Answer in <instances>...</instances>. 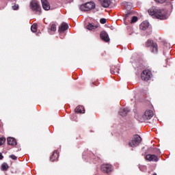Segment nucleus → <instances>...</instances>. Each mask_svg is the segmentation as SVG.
<instances>
[{
    "mask_svg": "<svg viewBox=\"0 0 175 175\" xmlns=\"http://www.w3.org/2000/svg\"><path fill=\"white\" fill-rule=\"evenodd\" d=\"M148 12L149 14H151L152 16H155V18H157V19H165L166 18L162 10H159L154 6L151 7Z\"/></svg>",
    "mask_w": 175,
    "mask_h": 175,
    "instance_id": "obj_1",
    "label": "nucleus"
},
{
    "mask_svg": "<svg viewBox=\"0 0 175 175\" xmlns=\"http://www.w3.org/2000/svg\"><path fill=\"white\" fill-rule=\"evenodd\" d=\"M142 138L138 134H135L133 135L131 142H129V146L130 147H136L139 146L140 143H142Z\"/></svg>",
    "mask_w": 175,
    "mask_h": 175,
    "instance_id": "obj_2",
    "label": "nucleus"
},
{
    "mask_svg": "<svg viewBox=\"0 0 175 175\" xmlns=\"http://www.w3.org/2000/svg\"><path fill=\"white\" fill-rule=\"evenodd\" d=\"M146 46L149 47L151 50V52L154 54H157L159 51L158 44L153 40H148L146 43Z\"/></svg>",
    "mask_w": 175,
    "mask_h": 175,
    "instance_id": "obj_3",
    "label": "nucleus"
},
{
    "mask_svg": "<svg viewBox=\"0 0 175 175\" xmlns=\"http://www.w3.org/2000/svg\"><path fill=\"white\" fill-rule=\"evenodd\" d=\"M95 3L90 1V3H85V4H82L80 7V10L83 12H88L89 10H92V9H95Z\"/></svg>",
    "mask_w": 175,
    "mask_h": 175,
    "instance_id": "obj_4",
    "label": "nucleus"
},
{
    "mask_svg": "<svg viewBox=\"0 0 175 175\" xmlns=\"http://www.w3.org/2000/svg\"><path fill=\"white\" fill-rule=\"evenodd\" d=\"M31 9L33 10V12H35L37 14H40L41 13V7L38 1L36 0H33L30 3Z\"/></svg>",
    "mask_w": 175,
    "mask_h": 175,
    "instance_id": "obj_5",
    "label": "nucleus"
},
{
    "mask_svg": "<svg viewBox=\"0 0 175 175\" xmlns=\"http://www.w3.org/2000/svg\"><path fill=\"white\" fill-rule=\"evenodd\" d=\"M154 116V111L152 109H146L144 114H143L141 119V122H146V120H150L152 119V117Z\"/></svg>",
    "mask_w": 175,
    "mask_h": 175,
    "instance_id": "obj_6",
    "label": "nucleus"
},
{
    "mask_svg": "<svg viewBox=\"0 0 175 175\" xmlns=\"http://www.w3.org/2000/svg\"><path fill=\"white\" fill-rule=\"evenodd\" d=\"M152 72L148 69H145V70H143V72H142L141 78L144 81H148L152 78Z\"/></svg>",
    "mask_w": 175,
    "mask_h": 175,
    "instance_id": "obj_7",
    "label": "nucleus"
},
{
    "mask_svg": "<svg viewBox=\"0 0 175 175\" xmlns=\"http://www.w3.org/2000/svg\"><path fill=\"white\" fill-rule=\"evenodd\" d=\"M100 170L104 173H109L113 170V166L111 164H102Z\"/></svg>",
    "mask_w": 175,
    "mask_h": 175,
    "instance_id": "obj_8",
    "label": "nucleus"
},
{
    "mask_svg": "<svg viewBox=\"0 0 175 175\" xmlns=\"http://www.w3.org/2000/svg\"><path fill=\"white\" fill-rule=\"evenodd\" d=\"M146 159L148 161H154L155 163H157V161H159L158 157L157 155H152L151 153H148V154L146 156Z\"/></svg>",
    "mask_w": 175,
    "mask_h": 175,
    "instance_id": "obj_9",
    "label": "nucleus"
},
{
    "mask_svg": "<svg viewBox=\"0 0 175 175\" xmlns=\"http://www.w3.org/2000/svg\"><path fill=\"white\" fill-rule=\"evenodd\" d=\"M100 38L105 42H109V36L106 31H101L100 33Z\"/></svg>",
    "mask_w": 175,
    "mask_h": 175,
    "instance_id": "obj_10",
    "label": "nucleus"
},
{
    "mask_svg": "<svg viewBox=\"0 0 175 175\" xmlns=\"http://www.w3.org/2000/svg\"><path fill=\"white\" fill-rule=\"evenodd\" d=\"M68 25L66 23V22H62V25L59 27V33H64L68 29Z\"/></svg>",
    "mask_w": 175,
    "mask_h": 175,
    "instance_id": "obj_11",
    "label": "nucleus"
},
{
    "mask_svg": "<svg viewBox=\"0 0 175 175\" xmlns=\"http://www.w3.org/2000/svg\"><path fill=\"white\" fill-rule=\"evenodd\" d=\"M43 9L44 10H50L51 5L48 1V0H41Z\"/></svg>",
    "mask_w": 175,
    "mask_h": 175,
    "instance_id": "obj_12",
    "label": "nucleus"
},
{
    "mask_svg": "<svg viewBox=\"0 0 175 175\" xmlns=\"http://www.w3.org/2000/svg\"><path fill=\"white\" fill-rule=\"evenodd\" d=\"M59 157V152L57 150H55L53 154L51 156L50 159L51 161H52V162H54V161H57Z\"/></svg>",
    "mask_w": 175,
    "mask_h": 175,
    "instance_id": "obj_13",
    "label": "nucleus"
},
{
    "mask_svg": "<svg viewBox=\"0 0 175 175\" xmlns=\"http://www.w3.org/2000/svg\"><path fill=\"white\" fill-rule=\"evenodd\" d=\"M8 143L11 146H16L17 144L16 138H14V137H8Z\"/></svg>",
    "mask_w": 175,
    "mask_h": 175,
    "instance_id": "obj_14",
    "label": "nucleus"
},
{
    "mask_svg": "<svg viewBox=\"0 0 175 175\" xmlns=\"http://www.w3.org/2000/svg\"><path fill=\"white\" fill-rule=\"evenodd\" d=\"M103 7H109L111 4V0H98Z\"/></svg>",
    "mask_w": 175,
    "mask_h": 175,
    "instance_id": "obj_15",
    "label": "nucleus"
},
{
    "mask_svg": "<svg viewBox=\"0 0 175 175\" xmlns=\"http://www.w3.org/2000/svg\"><path fill=\"white\" fill-rule=\"evenodd\" d=\"M149 27V22L147 21H144V22H142V24L139 25V28L141 29H147Z\"/></svg>",
    "mask_w": 175,
    "mask_h": 175,
    "instance_id": "obj_16",
    "label": "nucleus"
},
{
    "mask_svg": "<svg viewBox=\"0 0 175 175\" xmlns=\"http://www.w3.org/2000/svg\"><path fill=\"white\" fill-rule=\"evenodd\" d=\"M85 109L83 105H78L75 108V113H85Z\"/></svg>",
    "mask_w": 175,
    "mask_h": 175,
    "instance_id": "obj_17",
    "label": "nucleus"
},
{
    "mask_svg": "<svg viewBox=\"0 0 175 175\" xmlns=\"http://www.w3.org/2000/svg\"><path fill=\"white\" fill-rule=\"evenodd\" d=\"M128 113H129V108H122L120 111V116H126Z\"/></svg>",
    "mask_w": 175,
    "mask_h": 175,
    "instance_id": "obj_18",
    "label": "nucleus"
},
{
    "mask_svg": "<svg viewBox=\"0 0 175 175\" xmlns=\"http://www.w3.org/2000/svg\"><path fill=\"white\" fill-rule=\"evenodd\" d=\"M8 168H9V165L8 164H7V163H3L1 164V170L3 172H6L8 170Z\"/></svg>",
    "mask_w": 175,
    "mask_h": 175,
    "instance_id": "obj_19",
    "label": "nucleus"
},
{
    "mask_svg": "<svg viewBox=\"0 0 175 175\" xmlns=\"http://www.w3.org/2000/svg\"><path fill=\"white\" fill-rule=\"evenodd\" d=\"M133 13L132 12H128V13H126V15H124V19L126 21H129L130 18H132Z\"/></svg>",
    "mask_w": 175,
    "mask_h": 175,
    "instance_id": "obj_20",
    "label": "nucleus"
},
{
    "mask_svg": "<svg viewBox=\"0 0 175 175\" xmlns=\"http://www.w3.org/2000/svg\"><path fill=\"white\" fill-rule=\"evenodd\" d=\"M31 30L33 33H36L38 31V25L37 24H33L31 27Z\"/></svg>",
    "mask_w": 175,
    "mask_h": 175,
    "instance_id": "obj_21",
    "label": "nucleus"
},
{
    "mask_svg": "<svg viewBox=\"0 0 175 175\" xmlns=\"http://www.w3.org/2000/svg\"><path fill=\"white\" fill-rule=\"evenodd\" d=\"M98 25H94L93 24H88L87 25L88 29H95L96 28H98Z\"/></svg>",
    "mask_w": 175,
    "mask_h": 175,
    "instance_id": "obj_22",
    "label": "nucleus"
},
{
    "mask_svg": "<svg viewBox=\"0 0 175 175\" xmlns=\"http://www.w3.org/2000/svg\"><path fill=\"white\" fill-rule=\"evenodd\" d=\"M6 142V138L5 137H0V146L4 144Z\"/></svg>",
    "mask_w": 175,
    "mask_h": 175,
    "instance_id": "obj_23",
    "label": "nucleus"
},
{
    "mask_svg": "<svg viewBox=\"0 0 175 175\" xmlns=\"http://www.w3.org/2000/svg\"><path fill=\"white\" fill-rule=\"evenodd\" d=\"M51 31H56L57 27L56 24H50Z\"/></svg>",
    "mask_w": 175,
    "mask_h": 175,
    "instance_id": "obj_24",
    "label": "nucleus"
},
{
    "mask_svg": "<svg viewBox=\"0 0 175 175\" xmlns=\"http://www.w3.org/2000/svg\"><path fill=\"white\" fill-rule=\"evenodd\" d=\"M138 21L137 16H131V24H134L135 22Z\"/></svg>",
    "mask_w": 175,
    "mask_h": 175,
    "instance_id": "obj_25",
    "label": "nucleus"
},
{
    "mask_svg": "<svg viewBox=\"0 0 175 175\" xmlns=\"http://www.w3.org/2000/svg\"><path fill=\"white\" fill-rule=\"evenodd\" d=\"M100 22L101 24H106L107 19H105V18H102L101 19H100Z\"/></svg>",
    "mask_w": 175,
    "mask_h": 175,
    "instance_id": "obj_26",
    "label": "nucleus"
},
{
    "mask_svg": "<svg viewBox=\"0 0 175 175\" xmlns=\"http://www.w3.org/2000/svg\"><path fill=\"white\" fill-rule=\"evenodd\" d=\"M18 7H19L18 4H15L14 5H12V9L13 10H18Z\"/></svg>",
    "mask_w": 175,
    "mask_h": 175,
    "instance_id": "obj_27",
    "label": "nucleus"
},
{
    "mask_svg": "<svg viewBox=\"0 0 175 175\" xmlns=\"http://www.w3.org/2000/svg\"><path fill=\"white\" fill-rule=\"evenodd\" d=\"M157 1V3H160L161 4H163V3H165L166 0H154Z\"/></svg>",
    "mask_w": 175,
    "mask_h": 175,
    "instance_id": "obj_28",
    "label": "nucleus"
},
{
    "mask_svg": "<svg viewBox=\"0 0 175 175\" xmlns=\"http://www.w3.org/2000/svg\"><path fill=\"white\" fill-rule=\"evenodd\" d=\"M10 158H12V159H17V157H16V155H10Z\"/></svg>",
    "mask_w": 175,
    "mask_h": 175,
    "instance_id": "obj_29",
    "label": "nucleus"
},
{
    "mask_svg": "<svg viewBox=\"0 0 175 175\" xmlns=\"http://www.w3.org/2000/svg\"><path fill=\"white\" fill-rule=\"evenodd\" d=\"M114 68H111V73H115Z\"/></svg>",
    "mask_w": 175,
    "mask_h": 175,
    "instance_id": "obj_30",
    "label": "nucleus"
},
{
    "mask_svg": "<svg viewBox=\"0 0 175 175\" xmlns=\"http://www.w3.org/2000/svg\"><path fill=\"white\" fill-rule=\"evenodd\" d=\"M3 159V155L2 154L1 152H0V159Z\"/></svg>",
    "mask_w": 175,
    "mask_h": 175,
    "instance_id": "obj_31",
    "label": "nucleus"
},
{
    "mask_svg": "<svg viewBox=\"0 0 175 175\" xmlns=\"http://www.w3.org/2000/svg\"><path fill=\"white\" fill-rule=\"evenodd\" d=\"M152 175H157V173H154V174H152Z\"/></svg>",
    "mask_w": 175,
    "mask_h": 175,
    "instance_id": "obj_32",
    "label": "nucleus"
},
{
    "mask_svg": "<svg viewBox=\"0 0 175 175\" xmlns=\"http://www.w3.org/2000/svg\"><path fill=\"white\" fill-rule=\"evenodd\" d=\"M0 128H1V124H0Z\"/></svg>",
    "mask_w": 175,
    "mask_h": 175,
    "instance_id": "obj_33",
    "label": "nucleus"
}]
</instances>
